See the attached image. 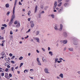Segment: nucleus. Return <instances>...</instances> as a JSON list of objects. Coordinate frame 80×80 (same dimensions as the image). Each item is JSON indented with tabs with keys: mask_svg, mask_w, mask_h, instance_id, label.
I'll return each instance as SVG.
<instances>
[{
	"mask_svg": "<svg viewBox=\"0 0 80 80\" xmlns=\"http://www.w3.org/2000/svg\"><path fill=\"white\" fill-rule=\"evenodd\" d=\"M18 66H17L15 68V69H18Z\"/></svg>",
	"mask_w": 80,
	"mask_h": 80,
	"instance_id": "5fc2aeb1",
	"label": "nucleus"
},
{
	"mask_svg": "<svg viewBox=\"0 0 80 80\" xmlns=\"http://www.w3.org/2000/svg\"><path fill=\"white\" fill-rule=\"evenodd\" d=\"M17 23H18V22L17 21H16L14 22V24H15V25H17Z\"/></svg>",
	"mask_w": 80,
	"mask_h": 80,
	"instance_id": "a878e982",
	"label": "nucleus"
},
{
	"mask_svg": "<svg viewBox=\"0 0 80 80\" xmlns=\"http://www.w3.org/2000/svg\"><path fill=\"white\" fill-rule=\"evenodd\" d=\"M5 28V27H1V29L2 30H3Z\"/></svg>",
	"mask_w": 80,
	"mask_h": 80,
	"instance_id": "49530a36",
	"label": "nucleus"
},
{
	"mask_svg": "<svg viewBox=\"0 0 80 80\" xmlns=\"http://www.w3.org/2000/svg\"><path fill=\"white\" fill-rule=\"evenodd\" d=\"M60 31H61V30H62V28H63V25L62 24H61L60 25Z\"/></svg>",
	"mask_w": 80,
	"mask_h": 80,
	"instance_id": "9d476101",
	"label": "nucleus"
},
{
	"mask_svg": "<svg viewBox=\"0 0 80 80\" xmlns=\"http://www.w3.org/2000/svg\"><path fill=\"white\" fill-rule=\"evenodd\" d=\"M37 60L38 62V64L39 65H41V64L40 63V60H39V58H37Z\"/></svg>",
	"mask_w": 80,
	"mask_h": 80,
	"instance_id": "39448f33",
	"label": "nucleus"
},
{
	"mask_svg": "<svg viewBox=\"0 0 80 80\" xmlns=\"http://www.w3.org/2000/svg\"><path fill=\"white\" fill-rule=\"evenodd\" d=\"M45 13V12H44V11H42V13Z\"/></svg>",
	"mask_w": 80,
	"mask_h": 80,
	"instance_id": "69168bd1",
	"label": "nucleus"
},
{
	"mask_svg": "<svg viewBox=\"0 0 80 80\" xmlns=\"http://www.w3.org/2000/svg\"><path fill=\"white\" fill-rule=\"evenodd\" d=\"M15 57V56H13L11 58V59H13V58H14Z\"/></svg>",
	"mask_w": 80,
	"mask_h": 80,
	"instance_id": "ea45409f",
	"label": "nucleus"
},
{
	"mask_svg": "<svg viewBox=\"0 0 80 80\" xmlns=\"http://www.w3.org/2000/svg\"><path fill=\"white\" fill-rule=\"evenodd\" d=\"M67 5H68V3H66L64 4V7H66V6H67Z\"/></svg>",
	"mask_w": 80,
	"mask_h": 80,
	"instance_id": "c756f323",
	"label": "nucleus"
},
{
	"mask_svg": "<svg viewBox=\"0 0 80 80\" xmlns=\"http://www.w3.org/2000/svg\"><path fill=\"white\" fill-rule=\"evenodd\" d=\"M9 75L10 77H12V74H11V73L9 74Z\"/></svg>",
	"mask_w": 80,
	"mask_h": 80,
	"instance_id": "a19ab883",
	"label": "nucleus"
},
{
	"mask_svg": "<svg viewBox=\"0 0 80 80\" xmlns=\"http://www.w3.org/2000/svg\"><path fill=\"white\" fill-rule=\"evenodd\" d=\"M10 12H8L7 13V15H8H8H9V14H10Z\"/></svg>",
	"mask_w": 80,
	"mask_h": 80,
	"instance_id": "473e14b6",
	"label": "nucleus"
},
{
	"mask_svg": "<svg viewBox=\"0 0 80 80\" xmlns=\"http://www.w3.org/2000/svg\"><path fill=\"white\" fill-rule=\"evenodd\" d=\"M7 67L8 68H10V66H9V65H8V66H7Z\"/></svg>",
	"mask_w": 80,
	"mask_h": 80,
	"instance_id": "f704fd0d",
	"label": "nucleus"
},
{
	"mask_svg": "<svg viewBox=\"0 0 80 80\" xmlns=\"http://www.w3.org/2000/svg\"><path fill=\"white\" fill-rule=\"evenodd\" d=\"M42 50H43V52H45V49H44L43 48H42Z\"/></svg>",
	"mask_w": 80,
	"mask_h": 80,
	"instance_id": "bf43d9fd",
	"label": "nucleus"
},
{
	"mask_svg": "<svg viewBox=\"0 0 80 80\" xmlns=\"http://www.w3.org/2000/svg\"><path fill=\"white\" fill-rule=\"evenodd\" d=\"M2 56L4 57H6V55H5V52H2Z\"/></svg>",
	"mask_w": 80,
	"mask_h": 80,
	"instance_id": "6e6552de",
	"label": "nucleus"
},
{
	"mask_svg": "<svg viewBox=\"0 0 80 80\" xmlns=\"http://www.w3.org/2000/svg\"><path fill=\"white\" fill-rule=\"evenodd\" d=\"M5 60L7 61L8 60V58H5Z\"/></svg>",
	"mask_w": 80,
	"mask_h": 80,
	"instance_id": "6e6d98bb",
	"label": "nucleus"
},
{
	"mask_svg": "<svg viewBox=\"0 0 80 80\" xmlns=\"http://www.w3.org/2000/svg\"><path fill=\"white\" fill-rule=\"evenodd\" d=\"M3 37H2L1 38H0V40H3Z\"/></svg>",
	"mask_w": 80,
	"mask_h": 80,
	"instance_id": "de8ad7c7",
	"label": "nucleus"
},
{
	"mask_svg": "<svg viewBox=\"0 0 80 80\" xmlns=\"http://www.w3.org/2000/svg\"><path fill=\"white\" fill-rule=\"evenodd\" d=\"M57 1H56L54 2V6L53 7L54 9H55V8H56V7H57Z\"/></svg>",
	"mask_w": 80,
	"mask_h": 80,
	"instance_id": "0eeeda50",
	"label": "nucleus"
},
{
	"mask_svg": "<svg viewBox=\"0 0 80 80\" xmlns=\"http://www.w3.org/2000/svg\"><path fill=\"white\" fill-rule=\"evenodd\" d=\"M28 21H29V22H30V18H28Z\"/></svg>",
	"mask_w": 80,
	"mask_h": 80,
	"instance_id": "3c124183",
	"label": "nucleus"
},
{
	"mask_svg": "<svg viewBox=\"0 0 80 80\" xmlns=\"http://www.w3.org/2000/svg\"><path fill=\"white\" fill-rule=\"evenodd\" d=\"M17 1L18 0H15L14 2V5L13 8V15L12 16V18L11 20H13L14 18H15V7H16V4H17Z\"/></svg>",
	"mask_w": 80,
	"mask_h": 80,
	"instance_id": "f257e3e1",
	"label": "nucleus"
},
{
	"mask_svg": "<svg viewBox=\"0 0 80 80\" xmlns=\"http://www.w3.org/2000/svg\"><path fill=\"white\" fill-rule=\"evenodd\" d=\"M40 7H41V8H42V9H43V6L42 5H41Z\"/></svg>",
	"mask_w": 80,
	"mask_h": 80,
	"instance_id": "c03bdc74",
	"label": "nucleus"
},
{
	"mask_svg": "<svg viewBox=\"0 0 80 80\" xmlns=\"http://www.w3.org/2000/svg\"><path fill=\"white\" fill-rule=\"evenodd\" d=\"M62 0H58V2H62Z\"/></svg>",
	"mask_w": 80,
	"mask_h": 80,
	"instance_id": "4d7b16f0",
	"label": "nucleus"
},
{
	"mask_svg": "<svg viewBox=\"0 0 80 80\" xmlns=\"http://www.w3.org/2000/svg\"><path fill=\"white\" fill-rule=\"evenodd\" d=\"M58 58H56L55 59V63L57 62V61H58Z\"/></svg>",
	"mask_w": 80,
	"mask_h": 80,
	"instance_id": "5701e85b",
	"label": "nucleus"
},
{
	"mask_svg": "<svg viewBox=\"0 0 80 80\" xmlns=\"http://www.w3.org/2000/svg\"><path fill=\"white\" fill-rule=\"evenodd\" d=\"M11 70H12V71H13V67L12 68Z\"/></svg>",
	"mask_w": 80,
	"mask_h": 80,
	"instance_id": "8fccbe9b",
	"label": "nucleus"
},
{
	"mask_svg": "<svg viewBox=\"0 0 80 80\" xmlns=\"http://www.w3.org/2000/svg\"><path fill=\"white\" fill-rule=\"evenodd\" d=\"M59 4L61 5H62V2H60L59 3Z\"/></svg>",
	"mask_w": 80,
	"mask_h": 80,
	"instance_id": "0e129e2a",
	"label": "nucleus"
},
{
	"mask_svg": "<svg viewBox=\"0 0 80 80\" xmlns=\"http://www.w3.org/2000/svg\"><path fill=\"white\" fill-rule=\"evenodd\" d=\"M63 8L62 7H61L60 8L59 10H58V13H60L61 12H62V11L63 10Z\"/></svg>",
	"mask_w": 80,
	"mask_h": 80,
	"instance_id": "423d86ee",
	"label": "nucleus"
},
{
	"mask_svg": "<svg viewBox=\"0 0 80 80\" xmlns=\"http://www.w3.org/2000/svg\"><path fill=\"white\" fill-rule=\"evenodd\" d=\"M8 70H9L8 68H6V70H5V71L6 72H8Z\"/></svg>",
	"mask_w": 80,
	"mask_h": 80,
	"instance_id": "72a5a7b5",
	"label": "nucleus"
},
{
	"mask_svg": "<svg viewBox=\"0 0 80 80\" xmlns=\"http://www.w3.org/2000/svg\"><path fill=\"white\" fill-rule=\"evenodd\" d=\"M4 72H2V73H1V75L2 77H3V76H4Z\"/></svg>",
	"mask_w": 80,
	"mask_h": 80,
	"instance_id": "393cba45",
	"label": "nucleus"
},
{
	"mask_svg": "<svg viewBox=\"0 0 80 80\" xmlns=\"http://www.w3.org/2000/svg\"><path fill=\"white\" fill-rule=\"evenodd\" d=\"M12 34H13V32H12V31H11L10 32V34L12 35Z\"/></svg>",
	"mask_w": 80,
	"mask_h": 80,
	"instance_id": "58836bf2",
	"label": "nucleus"
},
{
	"mask_svg": "<svg viewBox=\"0 0 80 80\" xmlns=\"http://www.w3.org/2000/svg\"><path fill=\"white\" fill-rule=\"evenodd\" d=\"M17 72H18V73L19 74H20V71H18Z\"/></svg>",
	"mask_w": 80,
	"mask_h": 80,
	"instance_id": "774afa93",
	"label": "nucleus"
},
{
	"mask_svg": "<svg viewBox=\"0 0 80 80\" xmlns=\"http://www.w3.org/2000/svg\"><path fill=\"white\" fill-rule=\"evenodd\" d=\"M10 38L11 39H13V36L10 35Z\"/></svg>",
	"mask_w": 80,
	"mask_h": 80,
	"instance_id": "cd10ccee",
	"label": "nucleus"
},
{
	"mask_svg": "<svg viewBox=\"0 0 80 80\" xmlns=\"http://www.w3.org/2000/svg\"><path fill=\"white\" fill-rule=\"evenodd\" d=\"M20 27V23H18L17 25H16V27L18 28Z\"/></svg>",
	"mask_w": 80,
	"mask_h": 80,
	"instance_id": "ddd939ff",
	"label": "nucleus"
},
{
	"mask_svg": "<svg viewBox=\"0 0 80 80\" xmlns=\"http://www.w3.org/2000/svg\"><path fill=\"white\" fill-rule=\"evenodd\" d=\"M19 59L20 60H22V59H23V57L22 56L20 57Z\"/></svg>",
	"mask_w": 80,
	"mask_h": 80,
	"instance_id": "b1692460",
	"label": "nucleus"
},
{
	"mask_svg": "<svg viewBox=\"0 0 80 80\" xmlns=\"http://www.w3.org/2000/svg\"><path fill=\"white\" fill-rule=\"evenodd\" d=\"M5 78H6L10 79V77L8 76V73H5Z\"/></svg>",
	"mask_w": 80,
	"mask_h": 80,
	"instance_id": "f03ea898",
	"label": "nucleus"
},
{
	"mask_svg": "<svg viewBox=\"0 0 80 80\" xmlns=\"http://www.w3.org/2000/svg\"><path fill=\"white\" fill-rule=\"evenodd\" d=\"M60 42L61 43H63V44H66L67 43V40H64V41H61Z\"/></svg>",
	"mask_w": 80,
	"mask_h": 80,
	"instance_id": "20e7f679",
	"label": "nucleus"
},
{
	"mask_svg": "<svg viewBox=\"0 0 80 80\" xmlns=\"http://www.w3.org/2000/svg\"><path fill=\"white\" fill-rule=\"evenodd\" d=\"M25 72H28V70L27 69L25 70L24 71V73H25Z\"/></svg>",
	"mask_w": 80,
	"mask_h": 80,
	"instance_id": "c9c22d12",
	"label": "nucleus"
},
{
	"mask_svg": "<svg viewBox=\"0 0 80 80\" xmlns=\"http://www.w3.org/2000/svg\"><path fill=\"white\" fill-rule=\"evenodd\" d=\"M65 37H67V33H66V32H64L63 33Z\"/></svg>",
	"mask_w": 80,
	"mask_h": 80,
	"instance_id": "2eb2a0df",
	"label": "nucleus"
},
{
	"mask_svg": "<svg viewBox=\"0 0 80 80\" xmlns=\"http://www.w3.org/2000/svg\"><path fill=\"white\" fill-rule=\"evenodd\" d=\"M58 63H61V62H62V61H57Z\"/></svg>",
	"mask_w": 80,
	"mask_h": 80,
	"instance_id": "09e8293b",
	"label": "nucleus"
},
{
	"mask_svg": "<svg viewBox=\"0 0 80 80\" xmlns=\"http://www.w3.org/2000/svg\"><path fill=\"white\" fill-rule=\"evenodd\" d=\"M54 28L56 30H58V28L57 27H55Z\"/></svg>",
	"mask_w": 80,
	"mask_h": 80,
	"instance_id": "2f4dec72",
	"label": "nucleus"
},
{
	"mask_svg": "<svg viewBox=\"0 0 80 80\" xmlns=\"http://www.w3.org/2000/svg\"><path fill=\"white\" fill-rule=\"evenodd\" d=\"M52 18H54V15H52Z\"/></svg>",
	"mask_w": 80,
	"mask_h": 80,
	"instance_id": "13d9d810",
	"label": "nucleus"
},
{
	"mask_svg": "<svg viewBox=\"0 0 80 80\" xmlns=\"http://www.w3.org/2000/svg\"><path fill=\"white\" fill-rule=\"evenodd\" d=\"M2 26L3 27H7V25L5 24H2Z\"/></svg>",
	"mask_w": 80,
	"mask_h": 80,
	"instance_id": "412c9836",
	"label": "nucleus"
},
{
	"mask_svg": "<svg viewBox=\"0 0 80 80\" xmlns=\"http://www.w3.org/2000/svg\"><path fill=\"white\" fill-rule=\"evenodd\" d=\"M39 31H37L36 32V35H39Z\"/></svg>",
	"mask_w": 80,
	"mask_h": 80,
	"instance_id": "c85d7f7f",
	"label": "nucleus"
},
{
	"mask_svg": "<svg viewBox=\"0 0 80 80\" xmlns=\"http://www.w3.org/2000/svg\"><path fill=\"white\" fill-rule=\"evenodd\" d=\"M49 54H50L51 56H52L53 55V53H52V52L51 51L49 52Z\"/></svg>",
	"mask_w": 80,
	"mask_h": 80,
	"instance_id": "4be33fe9",
	"label": "nucleus"
},
{
	"mask_svg": "<svg viewBox=\"0 0 80 80\" xmlns=\"http://www.w3.org/2000/svg\"><path fill=\"white\" fill-rule=\"evenodd\" d=\"M69 50H70V51H73V48H69Z\"/></svg>",
	"mask_w": 80,
	"mask_h": 80,
	"instance_id": "bb28decb",
	"label": "nucleus"
},
{
	"mask_svg": "<svg viewBox=\"0 0 80 80\" xmlns=\"http://www.w3.org/2000/svg\"><path fill=\"white\" fill-rule=\"evenodd\" d=\"M36 51H37V53H39V51H38V50H36Z\"/></svg>",
	"mask_w": 80,
	"mask_h": 80,
	"instance_id": "e2e57ef3",
	"label": "nucleus"
},
{
	"mask_svg": "<svg viewBox=\"0 0 80 80\" xmlns=\"http://www.w3.org/2000/svg\"><path fill=\"white\" fill-rule=\"evenodd\" d=\"M9 56H10V57H12V56H13V54H12L10 53L9 54Z\"/></svg>",
	"mask_w": 80,
	"mask_h": 80,
	"instance_id": "e433bc0d",
	"label": "nucleus"
},
{
	"mask_svg": "<svg viewBox=\"0 0 80 80\" xmlns=\"http://www.w3.org/2000/svg\"><path fill=\"white\" fill-rule=\"evenodd\" d=\"M35 40H37V42H39V38H34Z\"/></svg>",
	"mask_w": 80,
	"mask_h": 80,
	"instance_id": "f8f14e48",
	"label": "nucleus"
},
{
	"mask_svg": "<svg viewBox=\"0 0 80 80\" xmlns=\"http://www.w3.org/2000/svg\"><path fill=\"white\" fill-rule=\"evenodd\" d=\"M28 38V36H27L26 37H25V38Z\"/></svg>",
	"mask_w": 80,
	"mask_h": 80,
	"instance_id": "864d4df0",
	"label": "nucleus"
},
{
	"mask_svg": "<svg viewBox=\"0 0 80 80\" xmlns=\"http://www.w3.org/2000/svg\"><path fill=\"white\" fill-rule=\"evenodd\" d=\"M11 62L12 63H15V62L13 61H11Z\"/></svg>",
	"mask_w": 80,
	"mask_h": 80,
	"instance_id": "37998d69",
	"label": "nucleus"
},
{
	"mask_svg": "<svg viewBox=\"0 0 80 80\" xmlns=\"http://www.w3.org/2000/svg\"><path fill=\"white\" fill-rule=\"evenodd\" d=\"M31 23V27L32 28H33L34 27V23H33V22L32 21H30Z\"/></svg>",
	"mask_w": 80,
	"mask_h": 80,
	"instance_id": "7ed1b4c3",
	"label": "nucleus"
},
{
	"mask_svg": "<svg viewBox=\"0 0 80 80\" xmlns=\"http://www.w3.org/2000/svg\"><path fill=\"white\" fill-rule=\"evenodd\" d=\"M1 45L2 47H3V43H2Z\"/></svg>",
	"mask_w": 80,
	"mask_h": 80,
	"instance_id": "338daca9",
	"label": "nucleus"
},
{
	"mask_svg": "<svg viewBox=\"0 0 80 80\" xmlns=\"http://www.w3.org/2000/svg\"><path fill=\"white\" fill-rule=\"evenodd\" d=\"M44 71L46 73H49V72H48V69L45 68L44 69Z\"/></svg>",
	"mask_w": 80,
	"mask_h": 80,
	"instance_id": "9b49d317",
	"label": "nucleus"
},
{
	"mask_svg": "<svg viewBox=\"0 0 80 80\" xmlns=\"http://www.w3.org/2000/svg\"><path fill=\"white\" fill-rule=\"evenodd\" d=\"M58 7H60V6H61V5H60V4H58Z\"/></svg>",
	"mask_w": 80,
	"mask_h": 80,
	"instance_id": "052dcab7",
	"label": "nucleus"
},
{
	"mask_svg": "<svg viewBox=\"0 0 80 80\" xmlns=\"http://www.w3.org/2000/svg\"><path fill=\"white\" fill-rule=\"evenodd\" d=\"M5 6L7 8H8V7H9V4L8 3L6 4Z\"/></svg>",
	"mask_w": 80,
	"mask_h": 80,
	"instance_id": "6ab92c4d",
	"label": "nucleus"
},
{
	"mask_svg": "<svg viewBox=\"0 0 80 80\" xmlns=\"http://www.w3.org/2000/svg\"><path fill=\"white\" fill-rule=\"evenodd\" d=\"M37 6H36L35 9V13L37 12Z\"/></svg>",
	"mask_w": 80,
	"mask_h": 80,
	"instance_id": "4468645a",
	"label": "nucleus"
},
{
	"mask_svg": "<svg viewBox=\"0 0 80 80\" xmlns=\"http://www.w3.org/2000/svg\"><path fill=\"white\" fill-rule=\"evenodd\" d=\"M23 65V63H21L20 64V67H21Z\"/></svg>",
	"mask_w": 80,
	"mask_h": 80,
	"instance_id": "7c9ffc66",
	"label": "nucleus"
},
{
	"mask_svg": "<svg viewBox=\"0 0 80 80\" xmlns=\"http://www.w3.org/2000/svg\"><path fill=\"white\" fill-rule=\"evenodd\" d=\"M78 42H77V41H75L74 42V45H77Z\"/></svg>",
	"mask_w": 80,
	"mask_h": 80,
	"instance_id": "a211bd4d",
	"label": "nucleus"
},
{
	"mask_svg": "<svg viewBox=\"0 0 80 80\" xmlns=\"http://www.w3.org/2000/svg\"><path fill=\"white\" fill-rule=\"evenodd\" d=\"M5 42V40H2V43H4V42Z\"/></svg>",
	"mask_w": 80,
	"mask_h": 80,
	"instance_id": "603ef678",
	"label": "nucleus"
},
{
	"mask_svg": "<svg viewBox=\"0 0 80 80\" xmlns=\"http://www.w3.org/2000/svg\"><path fill=\"white\" fill-rule=\"evenodd\" d=\"M13 20H12V19H11L10 21L9 24V26H10L12 24V23H13Z\"/></svg>",
	"mask_w": 80,
	"mask_h": 80,
	"instance_id": "1a4fd4ad",
	"label": "nucleus"
},
{
	"mask_svg": "<svg viewBox=\"0 0 80 80\" xmlns=\"http://www.w3.org/2000/svg\"><path fill=\"white\" fill-rule=\"evenodd\" d=\"M30 29H29L28 31L26 33H28V32H30Z\"/></svg>",
	"mask_w": 80,
	"mask_h": 80,
	"instance_id": "4c0bfd02",
	"label": "nucleus"
},
{
	"mask_svg": "<svg viewBox=\"0 0 80 80\" xmlns=\"http://www.w3.org/2000/svg\"><path fill=\"white\" fill-rule=\"evenodd\" d=\"M59 77H61V78H63V74H60L59 75Z\"/></svg>",
	"mask_w": 80,
	"mask_h": 80,
	"instance_id": "dca6fc26",
	"label": "nucleus"
},
{
	"mask_svg": "<svg viewBox=\"0 0 80 80\" xmlns=\"http://www.w3.org/2000/svg\"><path fill=\"white\" fill-rule=\"evenodd\" d=\"M31 13V11H30V10L28 12V16H29Z\"/></svg>",
	"mask_w": 80,
	"mask_h": 80,
	"instance_id": "f3484780",
	"label": "nucleus"
},
{
	"mask_svg": "<svg viewBox=\"0 0 80 80\" xmlns=\"http://www.w3.org/2000/svg\"><path fill=\"white\" fill-rule=\"evenodd\" d=\"M19 5H22V4L20 2H19Z\"/></svg>",
	"mask_w": 80,
	"mask_h": 80,
	"instance_id": "a18cd8bd",
	"label": "nucleus"
},
{
	"mask_svg": "<svg viewBox=\"0 0 80 80\" xmlns=\"http://www.w3.org/2000/svg\"><path fill=\"white\" fill-rule=\"evenodd\" d=\"M62 60H63V59H62V58H59V60H60V61H62Z\"/></svg>",
	"mask_w": 80,
	"mask_h": 80,
	"instance_id": "79ce46f5",
	"label": "nucleus"
},
{
	"mask_svg": "<svg viewBox=\"0 0 80 80\" xmlns=\"http://www.w3.org/2000/svg\"><path fill=\"white\" fill-rule=\"evenodd\" d=\"M53 12H57V10H54Z\"/></svg>",
	"mask_w": 80,
	"mask_h": 80,
	"instance_id": "680f3d73",
	"label": "nucleus"
},
{
	"mask_svg": "<svg viewBox=\"0 0 80 80\" xmlns=\"http://www.w3.org/2000/svg\"><path fill=\"white\" fill-rule=\"evenodd\" d=\"M8 65H9V63H8V62H6L5 64V66H8Z\"/></svg>",
	"mask_w": 80,
	"mask_h": 80,
	"instance_id": "aec40b11",
	"label": "nucleus"
}]
</instances>
